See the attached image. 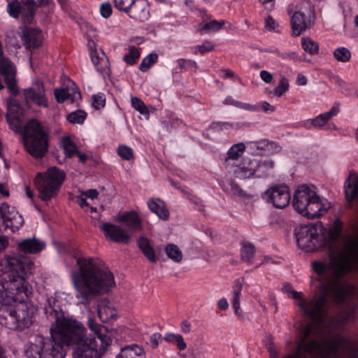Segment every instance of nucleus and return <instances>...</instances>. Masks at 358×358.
Segmentation results:
<instances>
[{"label":"nucleus","mask_w":358,"mask_h":358,"mask_svg":"<svg viewBox=\"0 0 358 358\" xmlns=\"http://www.w3.org/2000/svg\"><path fill=\"white\" fill-rule=\"evenodd\" d=\"M135 0H113L115 7L127 14Z\"/></svg>","instance_id":"c03bdc74"},{"label":"nucleus","mask_w":358,"mask_h":358,"mask_svg":"<svg viewBox=\"0 0 358 358\" xmlns=\"http://www.w3.org/2000/svg\"><path fill=\"white\" fill-rule=\"evenodd\" d=\"M281 57L285 59H294V60H299L296 55V53L294 52H289V53H282L281 54Z\"/></svg>","instance_id":"69168bd1"},{"label":"nucleus","mask_w":358,"mask_h":358,"mask_svg":"<svg viewBox=\"0 0 358 358\" xmlns=\"http://www.w3.org/2000/svg\"><path fill=\"white\" fill-rule=\"evenodd\" d=\"M180 329L184 334L189 333L192 330L191 323L187 320H183L181 323Z\"/></svg>","instance_id":"680f3d73"},{"label":"nucleus","mask_w":358,"mask_h":358,"mask_svg":"<svg viewBox=\"0 0 358 358\" xmlns=\"http://www.w3.org/2000/svg\"><path fill=\"white\" fill-rule=\"evenodd\" d=\"M180 69H188L189 67H196V63L194 61L180 59L176 61Z\"/></svg>","instance_id":"603ef678"},{"label":"nucleus","mask_w":358,"mask_h":358,"mask_svg":"<svg viewBox=\"0 0 358 358\" xmlns=\"http://www.w3.org/2000/svg\"><path fill=\"white\" fill-rule=\"evenodd\" d=\"M246 146L243 143H238L233 145L227 151V157L225 160V164L227 169L234 165V162L243 154Z\"/></svg>","instance_id":"b1692460"},{"label":"nucleus","mask_w":358,"mask_h":358,"mask_svg":"<svg viewBox=\"0 0 358 358\" xmlns=\"http://www.w3.org/2000/svg\"><path fill=\"white\" fill-rule=\"evenodd\" d=\"M88 327L89 329L94 332V337L85 338L86 340L96 341V343H101V345H110L111 343L110 338L106 334L105 328L96 323L92 317H88Z\"/></svg>","instance_id":"f3484780"},{"label":"nucleus","mask_w":358,"mask_h":358,"mask_svg":"<svg viewBox=\"0 0 358 358\" xmlns=\"http://www.w3.org/2000/svg\"><path fill=\"white\" fill-rule=\"evenodd\" d=\"M248 145L254 155H270L279 153L282 150V147L278 143L267 139L250 142Z\"/></svg>","instance_id":"2eb2a0df"},{"label":"nucleus","mask_w":358,"mask_h":358,"mask_svg":"<svg viewBox=\"0 0 358 358\" xmlns=\"http://www.w3.org/2000/svg\"><path fill=\"white\" fill-rule=\"evenodd\" d=\"M140 57V52L134 46L129 48L128 53L124 56V61L129 65H133Z\"/></svg>","instance_id":"4c0bfd02"},{"label":"nucleus","mask_w":358,"mask_h":358,"mask_svg":"<svg viewBox=\"0 0 358 358\" xmlns=\"http://www.w3.org/2000/svg\"><path fill=\"white\" fill-rule=\"evenodd\" d=\"M162 341V336L159 333H154L150 337V343L153 348H156Z\"/></svg>","instance_id":"864d4df0"},{"label":"nucleus","mask_w":358,"mask_h":358,"mask_svg":"<svg viewBox=\"0 0 358 358\" xmlns=\"http://www.w3.org/2000/svg\"><path fill=\"white\" fill-rule=\"evenodd\" d=\"M233 308L234 310V313L238 317H243V312L241 309V300H233Z\"/></svg>","instance_id":"13d9d810"},{"label":"nucleus","mask_w":358,"mask_h":358,"mask_svg":"<svg viewBox=\"0 0 358 358\" xmlns=\"http://www.w3.org/2000/svg\"><path fill=\"white\" fill-rule=\"evenodd\" d=\"M65 176L63 171L55 166L48 169L44 173H38L34 182L38 192L39 198L47 201L57 196Z\"/></svg>","instance_id":"39448f33"},{"label":"nucleus","mask_w":358,"mask_h":358,"mask_svg":"<svg viewBox=\"0 0 358 358\" xmlns=\"http://www.w3.org/2000/svg\"><path fill=\"white\" fill-rule=\"evenodd\" d=\"M98 316L102 322H110L116 320L117 310L110 302L103 300L99 302L98 307Z\"/></svg>","instance_id":"6ab92c4d"},{"label":"nucleus","mask_w":358,"mask_h":358,"mask_svg":"<svg viewBox=\"0 0 358 358\" xmlns=\"http://www.w3.org/2000/svg\"><path fill=\"white\" fill-rule=\"evenodd\" d=\"M303 49L310 55H316L319 52L318 43L310 37H303L301 39Z\"/></svg>","instance_id":"473e14b6"},{"label":"nucleus","mask_w":358,"mask_h":358,"mask_svg":"<svg viewBox=\"0 0 358 358\" xmlns=\"http://www.w3.org/2000/svg\"><path fill=\"white\" fill-rule=\"evenodd\" d=\"M255 168V178H263L268 176L274 168V161L271 159L257 160Z\"/></svg>","instance_id":"a878e982"},{"label":"nucleus","mask_w":358,"mask_h":358,"mask_svg":"<svg viewBox=\"0 0 358 358\" xmlns=\"http://www.w3.org/2000/svg\"><path fill=\"white\" fill-rule=\"evenodd\" d=\"M131 106L139 113L143 115H148V110L143 101L136 96H134L131 99Z\"/></svg>","instance_id":"a19ab883"},{"label":"nucleus","mask_w":358,"mask_h":358,"mask_svg":"<svg viewBox=\"0 0 358 358\" xmlns=\"http://www.w3.org/2000/svg\"><path fill=\"white\" fill-rule=\"evenodd\" d=\"M93 106L96 109H100L105 106V99L101 94H95L92 96Z\"/></svg>","instance_id":"3c124183"},{"label":"nucleus","mask_w":358,"mask_h":358,"mask_svg":"<svg viewBox=\"0 0 358 358\" xmlns=\"http://www.w3.org/2000/svg\"><path fill=\"white\" fill-rule=\"evenodd\" d=\"M294 235L297 247L306 252L318 251L329 245L327 229L320 222L298 227Z\"/></svg>","instance_id":"20e7f679"},{"label":"nucleus","mask_w":358,"mask_h":358,"mask_svg":"<svg viewBox=\"0 0 358 358\" xmlns=\"http://www.w3.org/2000/svg\"><path fill=\"white\" fill-rule=\"evenodd\" d=\"M167 257L175 262H180L182 259V252L175 244H168L165 248Z\"/></svg>","instance_id":"c756f323"},{"label":"nucleus","mask_w":358,"mask_h":358,"mask_svg":"<svg viewBox=\"0 0 358 358\" xmlns=\"http://www.w3.org/2000/svg\"><path fill=\"white\" fill-rule=\"evenodd\" d=\"M115 222L124 224L129 231H137L142 229V221L136 210L119 212L113 217Z\"/></svg>","instance_id":"4468645a"},{"label":"nucleus","mask_w":358,"mask_h":358,"mask_svg":"<svg viewBox=\"0 0 358 358\" xmlns=\"http://www.w3.org/2000/svg\"><path fill=\"white\" fill-rule=\"evenodd\" d=\"M223 103L224 105L233 106L236 108L250 112L257 111L258 108L256 105H252L249 103L239 101L234 99L231 96H227L223 101Z\"/></svg>","instance_id":"c85d7f7f"},{"label":"nucleus","mask_w":358,"mask_h":358,"mask_svg":"<svg viewBox=\"0 0 358 358\" xmlns=\"http://www.w3.org/2000/svg\"><path fill=\"white\" fill-rule=\"evenodd\" d=\"M289 83L288 80L282 76L280 78L278 85L275 87L272 92L273 94L277 97H280L289 90Z\"/></svg>","instance_id":"f704fd0d"},{"label":"nucleus","mask_w":358,"mask_h":358,"mask_svg":"<svg viewBox=\"0 0 358 358\" xmlns=\"http://www.w3.org/2000/svg\"><path fill=\"white\" fill-rule=\"evenodd\" d=\"M62 145L66 157H72L78 153L77 147L70 137H64L62 141Z\"/></svg>","instance_id":"2f4dec72"},{"label":"nucleus","mask_w":358,"mask_h":358,"mask_svg":"<svg viewBox=\"0 0 358 358\" xmlns=\"http://www.w3.org/2000/svg\"><path fill=\"white\" fill-rule=\"evenodd\" d=\"M7 12L14 17H21L25 22L32 20L36 6L45 4L48 0H7Z\"/></svg>","instance_id":"6e6552de"},{"label":"nucleus","mask_w":358,"mask_h":358,"mask_svg":"<svg viewBox=\"0 0 358 358\" xmlns=\"http://www.w3.org/2000/svg\"><path fill=\"white\" fill-rule=\"evenodd\" d=\"M0 222L6 228H10L13 231L22 227L24 220L14 207L6 203H0Z\"/></svg>","instance_id":"9b49d317"},{"label":"nucleus","mask_w":358,"mask_h":358,"mask_svg":"<svg viewBox=\"0 0 358 358\" xmlns=\"http://www.w3.org/2000/svg\"><path fill=\"white\" fill-rule=\"evenodd\" d=\"M118 155L124 160H130L134 158L133 150L125 145H120L117 150Z\"/></svg>","instance_id":"37998d69"},{"label":"nucleus","mask_w":358,"mask_h":358,"mask_svg":"<svg viewBox=\"0 0 358 358\" xmlns=\"http://www.w3.org/2000/svg\"><path fill=\"white\" fill-rule=\"evenodd\" d=\"M22 96L27 103H33L44 108L48 106L44 85L41 80H36L31 86L24 89L22 92Z\"/></svg>","instance_id":"9d476101"},{"label":"nucleus","mask_w":358,"mask_h":358,"mask_svg":"<svg viewBox=\"0 0 358 358\" xmlns=\"http://www.w3.org/2000/svg\"><path fill=\"white\" fill-rule=\"evenodd\" d=\"M158 59V55L152 52L145 56L139 65V70L142 72H146L151 68Z\"/></svg>","instance_id":"72a5a7b5"},{"label":"nucleus","mask_w":358,"mask_h":358,"mask_svg":"<svg viewBox=\"0 0 358 358\" xmlns=\"http://www.w3.org/2000/svg\"><path fill=\"white\" fill-rule=\"evenodd\" d=\"M224 24V21L219 22L217 20H213L209 22L208 23L205 24L202 29L208 31H216L220 30Z\"/></svg>","instance_id":"a18cd8bd"},{"label":"nucleus","mask_w":358,"mask_h":358,"mask_svg":"<svg viewBox=\"0 0 358 358\" xmlns=\"http://www.w3.org/2000/svg\"><path fill=\"white\" fill-rule=\"evenodd\" d=\"M69 294L55 292L47 299L45 313L55 318L50 327L51 339L43 336L32 338L26 345L27 358H64L66 352L63 345H75L73 358H101L109 345L85 339L86 329L78 320L65 317L61 307Z\"/></svg>","instance_id":"f257e3e1"},{"label":"nucleus","mask_w":358,"mask_h":358,"mask_svg":"<svg viewBox=\"0 0 358 358\" xmlns=\"http://www.w3.org/2000/svg\"><path fill=\"white\" fill-rule=\"evenodd\" d=\"M266 28L269 31H275L278 24L275 20L271 16H268L266 18Z\"/></svg>","instance_id":"bf43d9fd"},{"label":"nucleus","mask_w":358,"mask_h":358,"mask_svg":"<svg viewBox=\"0 0 358 358\" xmlns=\"http://www.w3.org/2000/svg\"><path fill=\"white\" fill-rule=\"evenodd\" d=\"M293 206L301 215L309 219L325 215L331 208V203L317 194L315 187L303 185L296 189Z\"/></svg>","instance_id":"7ed1b4c3"},{"label":"nucleus","mask_w":358,"mask_h":358,"mask_svg":"<svg viewBox=\"0 0 358 358\" xmlns=\"http://www.w3.org/2000/svg\"><path fill=\"white\" fill-rule=\"evenodd\" d=\"M86 115L85 111L78 110L69 114L66 118L72 124H83L86 118Z\"/></svg>","instance_id":"58836bf2"},{"label":"nucleus","mask_w":358,"mask_h":358,"mask_svg":"<svg viewBox=\"0 0 358 358\" xmlns=\"http://www.w3.org/2000/svg\"><path fill=\"white\" fill-rule=\"evenodd\" d=\"M230 194L234 196L245 198L247 197L248 194L244 192L238 185L235 183H231L230 187L227 189Z\"/></svg>","instance_id":"49530a36"},{"label":"nucleus","mask_w":358,"mask_h":358,"mask_svg":"<svg viewBox=\"0 0 358 358\" xmlns=\"http://www.w3.org/2000/svg\"><path fill=\"white\" fill-rule=\"evenodd\" d=\"M260 78L266 84H269L272 82L273 76L270 72L263 70L259 73Z\"/></svg>","instance_id":"5fc2aeb1"},{"label":"nucleus","mask_w":358,"mask_h":358,"mask_svg":"<svg viewBox=\"0 0 358 358\" xmlns=\"http://www.w3.org/2000/svg\"><path fill=\"white\" fill-rule=\"evenodd\" d=\"M0 194H1L5 197H8L9 196V190L8 187L2 183H0Z\"/></svg>","instance_id":"774afa93"},{"label":"nucleus","mask_w":358,"mask_h":358,"mask_svg":"<svg viewBox=\"0 0 358 358\" xmlns=\"http://www.w3.org/2000/svg\"><path fill=\"white\" fill-rule=\"evenodd\" d=\"M120 354L122 358H145L143 349L137 345H131L123 348Z\"/></svg>","instance_id":"bb28decb"},{"label":"nucleus","mask_w":358,"mask_h":358,"mask_svg":"<svg viewBox=\"0 0 358 358\" xmlns=\"http://www.w3.org/2000/svg\"><path fill=\"white\" fill-rule=\"evenodd\" d=\"M67 94H70L69 89H56L55 90V96L59 103H63L67 99Z\"/></svg>","instance_id":"de8ad7c7"},{"label":"nucleus","mask_w":358,"mask_h":358,"mask_svg":"<svg viewBox=\"0 0 358 358\" xmlns=\"http://www.w3.org/2000/svg\"><path fill=\"white\" fill-rule=\"evenodd\" d=\"M263 199L276 208H284L290 202V192L286 185H275L267 189Z\"/></svg>","instance_id":"1a4fd4ad"},{"label":"nucleus","mask_w":358,"mask_h":358,"mask_svg":"<svg viewBox=\"0 0 358 358\" xmlns=\"http://www.w3.org/2000/svg\"><path fill=\"white\" fill-rule=\"evenodd\" d=\"M24 45L31 49L39 47L43 41L42 32L36 29H27L23 31Z\"/></svg>","instance_id":"aec40b11"},{"label":"nucleus","mask_w":358,"mask_h":358,"mask_svg":"<svg viewBox=\"0 0 358 358\" xmlns=\"http://www.w3.org/2000/svg\"><path fill=\"white\" fill-rule=\"evenodd\" d=\"M80 193L83 195H84L86 197V199H89L91 200L96 199L99 195V192H97V190L94 189H91L87 191H82L80 192Z\"/></svg>","instance_id":"4d7b16f0"},{"label":"nucleus","mask_w":358,"mask_h":358,"mask_svg":"<svg viewBox=\"0 0 358 358\" xmlns=\"http://www.w3.org/2000/svg\"><path fill=\"white\" fill-rule=\"evenodd\" d=\"M334 56L337 61L346 62L350 60L351 53L348 48L345 47H340L334 51Z\"/></svg>","instance_id":"c9c22d12"},{"label":"nucleus","mask_w":358,"mask_h":358,"mask_svg":"<svg viewBox=\"0 0 358 358\" xmlns=\"http://www.w3.org/2000/svg\"><path fill=\"white\" fill-rule=\"evenodd\" d=\"M150 10L148 0H135L127 15L135 20L145 22L150 17Z\"/></svg>","instance_id":"dca6fc26"},{"label":"nucleus","mask_w":358,"mask_h":358,"mask_svg":"<svg viewBox=\"0 0 358 358\" xmlns=\"http://www.w3.org/2000/svg\"><path fill=\"white\" fill-rule=\"evenodd\" d=\"M339 111V105L338 103H335L331 108L329 111L320 114L313 119L307 120L306 121V127L308 129L310 128V126L316 128H322L328 122L330 119L336 116Z\"/></svg>","instance_id":"a211bd4d"},{"label":"nucleus","mask_w":358,"mask_h":358,"mask_svg":"<svg viewBox=\"0 0 358 358\" xmlns=\"http://www.w3.org/2000/svg\"><path fill=\"white\" fill-rule=\"evenodd\" d=\"M257 166L256 159L244 158L238 164L229 167L228 170L239 179L255 178Z\"/></svg>","instance_id":"ddd939ff"},{"label":"nucleus","mask_w":358,"mask_h":358,"mask_svg":"<svg viewBox=\"0 0 358 358\" xmlns=\"http://www.w3.org/2000/svg\"><path fill=\"white\" fill-rule=\"evenodd\" d=\"M7 108L6 118L9 124L17 121L21 114V107L15 99L8 98L7 99Z\"/></svg>","instance_id":"393cba45"},{"label":"nucleus","mask_w":358,"mask_h":358,"mask_svg":"<svg viewBox=\"0 0 358 358\" xmlns=\"http://www.w3.org/2000/svg\"><path fill=\"white\" fill-rule=\"evenodd\" d=\"M100 229L103 233L105 238L113 242L127 244L131 239V235L128 230L111 222L103 223L100 226Z\"/></svg>","instance_id":"f8f14e48"},{"label":"nucleus","mask_w":358,"mask_h":358,"mask_svg":"<svg viewBox=\"0 0 358 358\" xmlns=\"http://www.w3.org/2000/svg\"><path fill=\"white\" fill-rule=\"evenodd\" d=\"M90 56L91 60L98 72L103 73L108 69L109 62L105 53L102 50L91 49Z\"/></svg>","instance_id":"5701e85b"},{"label":"nucleus","mask_w":358,"mask_h":358,"mask_svg":"<svg viewBox=\"0 0 358 358\" xmlns=\"http://www.w3.org/2000/svg\"><path fill=\"white\" fill-rule=\"evenodd\" d=\"M210 128L214 131H228L232 129H237L238 124L227 122H215L211 124Z\"/></svg>","instance_id":"ea45409f"},{"label":"nucleus","mask_w":358,"mask_h":358,"mask_svg":"<svg viewBox=\"0 0 358 358\" xmlns=\"http://www.w3.org/2000/svg\"><path fill=\"white\" fill-rule=\"evenodd\" d=\"M287 13L290 17L292 33L297 36L311 27L314 20V8L308 1L294 6H289Z\"/></svg>","instance_id":"0eeeda50"},{"label":"nucleus","mask_w":358,"mask_h":358,"mask_svg":"<svg viewBox=\"0 0 358 358\" xmlns=\"http://www.w3.org/2000/svg\"><path fill=\"white\" fill-rule=\"evenodd\" d=\"M213 48H214L213 45L209 41H206L202 45H199L197 47L199 51L201 54H205V53L212 50L213 49Z\"/></svg>","instance_id":"6e6d98bb"},{"label":"nucleus","mask_w":358,"mask_h":358,"mask_svg":"<svg viewBox=\"0 0 358 358\" xmlns=\"http://www.w3.org/2000/svg\"><path fill=\"white\" fill-rule=\"evenodd\" d=\"M217 307L221 310H225L229 308V303L225 298L220 299L217 302Z\"/></svg>","instance_id":"0e129e2a"},{"label":"nucleus","mask_w":358,"mask_h":358,"mask_svg":"<svg viewBox=\"0 0 358 358\" xmlns=\"http://www.w3.org/2000/svg\"><path fill=\"white\" fill-rule=\"evenodd\" d=\"M100 13L104 18H108L112 14V7L110 3H103L100 6Z\"/></svg>","instance_id":"8fccbe9b"},{"label":"nucleus","mask_w":358,"mask_h":358,"mask_svg":"<svg viewBox=\"0 0 358 358\" xmlns=\"http://www.w3.org/2000/svg\"><path fill=\"white\" fill-rule=\"evenodd\" d=\"M78 268L71 273L76 297L86 303L93 297L109 292L116 286L114 275L106 264L97 258L78 257Z\"/></svg>","instance_id":"f03ea898"},{"label":"nucleus","mask_w":358,"mask_h":358,"mask_svg":"<svg viewBox=\"0 0 358 358\" xmlns=\"http://www.w3.org/2000/svg\"><path fill=\"white\" fill-rule=\"evenodd\" d=\"M138 246L144 255L150 262H156V255L152 246L150 245L148 238L145 237H141L138 239Z\"/></svg>","instance_id":"cd10ccee"},{"label":"nucleus","mask_w":358,"mask_h":358,"mask_svg":"<svg viewBox=\"0 0 358 358\" xmlns=\"http://www.w3.org/2000/svg\"><path fill=\"white\" fill-rule=\"evenodd\" d=\"M19 249L25 253H38L45 248V243L37 238H27L18 244Z\"/></svg>","instance_id":"412c9836"},{"label":"nucleus","mask_w":358,"mask_h":358,"mask_svg":"<svg viewBox=\"0 0 358 358\" xmlns=\"http://www.w3.org/2000/svg\"><path fill=\"white\" fill-rule=\"evenodd\" d=\"M296 84L300 86H304L307 84V79L306 76L302 74H299L296 78Z\"/></svg>","instance_id":"338daca9"},{"label":"nucleus","mask_w":358,"mask_h":358,"mask_svg":"<svg viewBox=\"0 0 358 358\" xmlns=\"http://www.w3.org/2000/svg\"><path fill=\"white\" fill-rule=\"evenodd\" d=\"M148 208L156 214L159 219L166 220L169 217V212L163 201L159 199L152 198L147 201Z\"/></svg>","instance_id":"4be33fe9"},{"label":"nucleus","mask_w":358,"mask_h":358,"mask_svg":"<svg viewBox=\"0 0 358 358\" xmlns=\"http://www.w3.org/2000/svg\"><path fill=\"white\" fill-rule=\"evenodd\" d=\"M24 144L27 152L34 157L41 158L47 152V136L37 121L32 120L26 124Z\"/></svg>","instance_id":"423d86ee"},{"label":"nucleus","mask_w":358,"mask_h":358,"mask_svg":"<svg viewBox=\"0 0 358 358\" xmlns=\"http://www.w3.org/2000/svg\"><path fill=\"white\" fill-rule=\"evenodd\" d=\"M86 197L81 193L77 197V201L82 208L90 207V203L86 201Z\"/></svg>","instance_id":"e2e57ef3"},{"label":"nucleus","mask_w":358,"mask_h":358,"mask_svg":"<svg viewBox=\"0 0 358 358\" xmlns=\"http://www.w3.org/2000/svg\"><path fill=\"white\" fill-rule=\"evenodd\" d=\"M66 89H69L70 92V94H67V99H70L72 103H76L81 99L80 93L73 82L70 81Z\"/></svg>","instance_id":"79ce46f5"},{"label":"nucleus","mask_w":358,"mask_h":358,"mask_svg":"<svg viewBox=\"0 0 358 358\" xmlns=\"http://www.w3.org/2000/svg\"><path fill=\"white\" fill-rule=\"evenodd\" d=\"M242 283L238 280H236L233 285L232 287V294H233V300H240V296L242 291Z\"/></svg>","instance_id":"09e8293b"},{"label":"nucleus","mask_w":358,"mask_h":358,"mask_svg":"<svg viewBox=\"0 0 358 358\" xmlns=\"http://www.w3.org/2000/svg\"><path fill=\"white\" fill-rule=\"evenodd\" d=\"M164 339L168 343L176 344L180 350H184L187 348L183 337L179 334L168 332L165 334Z\"/></svg>","instance_id":"7c9ffc66"},{"label":"nucleus","mask_w":358,"mask_h":358,"mask_svg":"<svg viewBox=\"0 0 358 358\" xmlns=\"http://www.w3.org/2000/svg\"><path fill=\"white\" fill-rule=\"evenodd\" d=\"M255 247L250 243H244L241 248V257L245 262H250L255 255Z\"/></svg>","instance_id":"e433bc0d"},{"label":"nucleus","mask_w":358,"mask_h":358,"mask_svg":"<svg viewBox=\"0 0 358 358\" xmlns=\"http://www.w3.org/2000/svg\"><path fill=\"white\" fill-rule=\"evenodd\" d=\"M262 110L266 113H271L275 110V107L271 105L268 102L264 101L260 103Z\"/></svg>","instance_id":"052dcab7"}]
</instances>
